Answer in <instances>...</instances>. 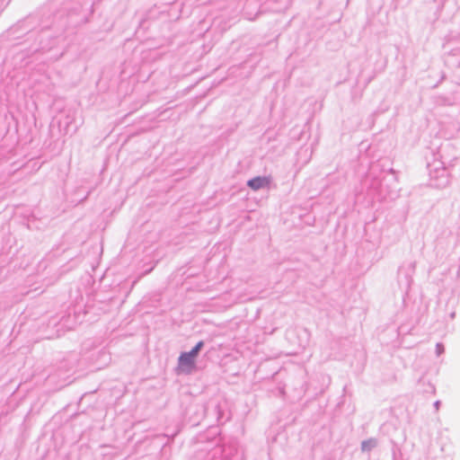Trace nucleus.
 I'll return each instance as SVG.
<instances>
[{"instance_id":"f257e3e1","label":"nucleus","mask_w":460,"mask_h":460,"mask_svg":"<svg viewBox=\"0 0 460 460\" xmlns=\"http://www.w3.org/2000/svg\"><path fill=\"white\" fill-rule=\"evenodd\" d=\"M205 342L203 341H199L197 344L188 352H181L179 358L178 363L181 367H187L190 368L194 367L195 359L199 356L200 350L203 349Z\"/></svg>"},{"instance_id":"f03ea898","label":"nucleus","mask_w":460,"mask_h":460,"mask_svg":"<svg viewBox=\"0 0 460 460\" xmlns=\"http://www.w3.org/2000/svg\"><path fill=\"white\" fill-rule=\"evenodd\" d=\"M270 184V177L256 176L247 181V186L252 190H259L269 187Z\"/></svg>"},{"instance_id":"7ed1b4c3","label":"nucleus","mask_w":460,"mask_h":460,"mask_svg":"<svg viewBox=\"0 0 460 460\" xmlns=\"http://www.w3.org/2000/svg\"><path fill=\"white\" fill-rule=\"evenodd\" d=\"M215 411L217 413V422L219 423H224L225 421H226L228 420V418H226V420H224V410L222 409L221 405L220 404H217L215 406Z\"/></svg>"},{"instance_id":"20e7f679","label":"nucleus","mask_w":460,"mask_h":460,"mask_svg":"<svg viewBox=\"0 0 460 460\" xmlns=\"http://www.w3.org/2000/svg\"><path fill=\"white\" fill-rule=\"evenodd\" d=\"M376 446V441L375 439H369V440L364 441L362 443V449L365 451H369Z\"/></svg>"}]
</instances>
